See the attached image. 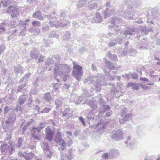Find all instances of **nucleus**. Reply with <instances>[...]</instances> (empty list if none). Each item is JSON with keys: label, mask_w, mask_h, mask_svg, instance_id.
<instances>
[{"label": "nucleus", "mask_w": 160, "mask_h": 160, "mask_svg": "<svg viewBox=\"0 0 160 160\" xmlns=\"http://www.w3.org/2000/svg\"><path fill=\"white\" fill-rule=\"evenodd\" d=\"M108 46L109 47H113L117 45L116 42H112V40L108 42Z\"/></svg>", "instance_id": "774afa93"}, {"label": "nucleus", "mask_w": 160, "mask_h": 160, "mask_svg": "<svg viewBox=\"0 0 160 160\" xmlns=\"http://www.w3.org/2000/svg\"><path fill=\"white\" fill-rule=\"evenodd\" d=\"M71 37V35L70 32L66 31L64 33L63 39L66 41H68L70 39Z\"/></svg>", "instance_id": "a19ab883"}, {"label": "nucleus", "mask_w": 160, "mask_h": 160, "mask_svg": "<svg viewBox=\"0 0 160 160\" xmlns=\"http://www.w3.org/2000/svg\"><path fill=\"white\" fill-rule=\"evenodd\" d=\"M82 91L83 93L82 94L81 96H83V97L86 98L87 97H89L90 96L88 91L85 88H82Z\"/></svg>", "instance_id": "79ce46f5"}, {"label": "nucleus", "mask_w": 160, "mask_h": 160, "mask_svg": "<svg viewBox=\"0 0 160 160\" xmlns=\"http://www.w3.org/2000/svg\"><path fill=\"white\" fill-rule=\"evenodd\" d=\"M105 66L107 68L110 70L115 69V66L113 65V63L110 61L106 60L105 63Z\"/></svg>", "instance_id": "393cba45"}, {"label": "nucleus", "mask_w": 160, "mask_h": 160, "mask_svg": "<svg viewBox=\"0 0 160 160\" xmlns=\"http://www.w3.org/2000/svg\"><path fill=\"white\" fill-rule=\"evenodd\" d=\"M40 54V52L38 49L33 48L30 52V56L32 59L37 60Z\"/></svg>", "instance_id": "0eeeda50"}, {"label": "nucleus", "mask_w": 160, "mask_h": 160, "mask_svg": "<svg viewBox=\"0 0 160 160\" xmlns=\"http://www.w3.org/2000/svg\"><path fill=\"white\" fill-rule=\"evenodd\" d=\"M108 85L110 87L111 91L115 93H118V91L117 88V86L114 83H110Z\"/></svg>", "instance_id": "2f4dec72"}, {"label": "nucleus", "mask_w": 160, "mask_h": 160, "mask_svg": "<svg viewBox=\"0 0 160 160\" xmlns=\"http://www.w3.org/2000/svg\"><path fill=\"white\" fill-rule=\"evenodd\" d=\"M6 48L5 45L4 44L0 45V54H2Z\"/></svg>", "instance_id": "69168bd1"}, {"label": "nucleus", "mask_w": 160, "mask_h": 160, "mask_svg": "<svg viewBox=\"0 0 160 160\" xmlns=\"http://www.w3.org/2000/svg\"><path fill=\"white\" fill-rule=\"evenodd\" d=\"M32 17L40 20L44 19V17L42 16L41 12L39 10L33 12L32 14Z\"/></svg>", "instance_id": "f3484780"}, {"label": "nucleus", "mask_w": 160, "mask_h": 160, "mask_svg": "<svg viewBox=\"0 0 160 160\" xmlns=\"http://www.w3.org/2000/svg\"><path fill=\"white\" fill-rule=\"evenodd\" d=\"M26 85L27 83H24L19 86L17 90V92L18 93L20 92H21L22 89L26 86Z\"/></svg>", "instance_id": "5fc2aeb1"}, {"label": "nucleus", "mask_w": 160, "mask_h": 160, "mask_svg": "<svg viewBox=\"0 0 160 160\" xmlns=\"http://www.w3.org/2000/svg\"><path fill=\"white\" fill-rule=\"evenodd\" d=\"M62 141L61 142L60 144V146L58 147V149L60 151H63L66 148V143L64 139H61Z\"/></svg>", "instance_id": "7c9ffc66"}, {"label": "nucleus", "mask_w": 160, "mask_h": 160, "mask_svg": "<svg viewBox=\"0 0 160 160\" xmlns=\"http://www.w3.org/2000/svg\"><path fill=\"white\" fill-rule=\"evenodd\" d=\"M123 132L120 130H117L116 132L111 136V138L116 141H119L123 139Z\"/></svg>", "instance_id": "423d86ee"}, {"label": "nucleus", "mask_w": 160, "mask_h": 160, "mask_svg": "<svg viewBox=\"0 0 160 160\" xmlns=\"http://www.w3.org/2000/svg\"><path fill=\"white\" fill-rule=\"evenodd\" d=\"M73 64L72 71L73 75L75 79L80 81L83 74L82 67L78 64H76L75 62H73Z\"/></svg>", "instance_id": "f257e3e1"}, {"label": "nucleus", "mask_w": 160, "mask_h": 160, "mask_svg": "<svg viewBox=\"0 0 160 160\" xmlns=\"http://www.w3.org/2000/svg\"><path fill=\"white\" fill-rule=\"evenodd\" d=\"M32 137L34 140L40 141V137L38 136L37 134L36 131L33 132Z\"/></svg>", "instance_id": "de8ad7c7"}, {"label": "nucleus", "mask_w": 160, "mask_h": 160, "mask_svg": "<svg viewBox=\"0 0 160 160\" xmlns=\"http://www.w3.org/2000/svg\"><path fill=\"white\" fill-rule=\"evenodd\" d=\"M42 147L44 151V152L48 151L49 149V147L48 142L44 141Z\"/></svg>", "instance_id": "4c0bfd02"}, {"label": "nucleus", "mask_w": 160, "mask_h": 160, "mask_svg": "<svg viewBox=\"0 0 160 160\" xmlns=\"http://www.w3.org/2000/svg\"><path fill=\"white\" fill-rule=\"evenodd\" d=\"M69 23L68 21H67L66 23H62L59 21H58L56 23V28H64Z\"/></svg>", "instance_id": "b1692460"}, {"label": "nucleus", "mask_w": 160, "mask_h": 160, "mask_svg": "<svg viewBox=\"0 0 160 160\" xmlns=\"http://www.w3.org/2000/svg\"><path fill=\"white\" fill-rule=\"evenodd\" d=\"M54 62V60L49 57L48 58L47 61L46 62V65L47 66H51L53 64Z\"/></svg>", "instance_id": "49530a36"}, {"label": "nucleus", "mask_w": 160, "mask_h": 160, "mask_svg": "<svg viewBox=\"0 0 160 160\" xmlns=\"http://www.w3.org/2000/svg\"><path fill=\"white\" fill-rule=\"evenodd\" d=\"M85 99V98L81 96L78 98V100H76L74 101L75 103L76 104H79L84 100V99Z\"/></svg>", "instance_id": "a18cd8bd"}, {"label": "nucleus", "mask_w": 160, "mask_h": 160, "mask_svg": "<svg viewBox=\"0 0 160 160\" xmlns=\"http://www.w3.org/2000/svg\"><path fill=\"white\" fill-rule=\"evenodd\" d=\"M95 80H93L92 78V76H89L85 80L84 82L86 84L87 83H88V84H91L94 82Z\"/></svg>", "instance_id": "c9c22d12"}, {"label": "nucleus", "mask_w": 160, "mask_h": 160, "mask_svg": "<svg viewBox=\"0 0 160 160\" xmlns=\"http://www.w3.org/2000/svg\"><path fill=\"white\" fill-rule=\"evenodd\" d=\"M12 1L11 0H5L1 1V2L4 7H7L8 5L11 4Z\"/></svg>", "instance_id": "37998d69"}, {"label": "nucleus", "mask_w": 160, "mask_h": 160, "mask_svg": "<svg viewBox=\"0 0 160 160\" xmlns=\"http://www.w3.org/2000/svg\"><path fill=\"white\" fill-rule=\"evenodd\" d=\"M61 138V133L59 129H58L55 136L54 139L55 141L57 143H58V142L59 143L61 142L62 140H61V139H62Z\"/></svg>", "instance_id": "6ab92c4d"}, {"label": "nucleus", "mask_w": 160, "mask_h": 160, "mask_svg": "<svg viewBox=\"0 0 160 160\" xmlns=\"http://www.w3.org/2000/svg\"><path fill=\"white\" fill-rule=\"evenodd\" d=\"M63 100L64 99L62 96H61L59 98L56 99L55 101V103L56 106V108L57 109H58L62 106Z\"/></svg>", "instance_id": "ddd939ff"}, {"label": "nucleus", "mask_w": 160, "mask_h": 160, "mask_svg": "<svg viewBox=\"0 0 160 160\" xmlns=\"http://www.w3.org/2000/svg\"><path fill=\"white\" fill-rule=\"evenodd\" d=\"M104 81L101 80L99 79H97L95 83V89L97 92H99L101 90L102 86L104 85L105 83L103 82Z\"/></svg>", "instance_id": "1a4fd4ad"}, {"label": "nucleus", "mask_w": 160, "mask_h": 160, "mask_svg": "<svg viewBox=\"0 0 160 160\" xmlns=\"http://www.w3.org/2000/svg\"><path fill=\"white\" fill-rule=\"evenodd\" d=\"M96 16L93 17L92 19L93 23L100 22H102V18L100 14L98 12L96 13Z\"/></svg>", "instance_id": "a211bd4d"}, {"label": "nucleus", "mask_w": 160, "mask_h": 160, "mask_svg": "<svg viewBox=\"0 0 160 160\" xmlns=\"http://www.w3.org/2000/svg\"><path fill=\"white\" fill-rule=\"evenodd\" d=\"M102 157L104 159H108L111 158L110 156H109V152H106L104 153L102 156Z\"/></svg>", "instance_id": "4d7b16f0"}, {"label": "nucleus", "mask_w": 160, "mask_h": 160, "mask_svg": "<svg viewBox=\"0 0 160 160\" xmlns=\"http://www.w3.org/2000/svg\"><path fill=\"white\" fill-rule=\"evenodd\" d=\"M32 25L35 27H37L40 26L41 23L39 21H34L32 22Z\"/></svg>", "instance_id": "e2e57ef3"}, {"label": "nucleus", "mask_w": 160, "mask_h": 160, "mask_svg": "<svg viewBox=\"0 0 160 160\" xmlns=\"http://www.w3.org/2000/svg\"><path fill=\"white\" fill-rule=\"evenodd\" d=\"M27 98L28 96L24 94L23 95H20L18 99L17 105L21 106L26 101Z\"/></svg>", "instance_id": "f8f14e48"}, {"label": "nucleus", "mask_w": 160, "mask_h": 160, "mask_svg": "<svg viewBox=\"0 0 160 160\" xmlns=\"http://www.w3.org/2000/svg\"><path fill=\"white\" fill-rule=\"evenodd\" d=\"M55 133V129H52L49 126H48L45 128V138L48 141L52 140Z\"/></svg>", "instance_id": "7ed1b4c3"}, {"label": "nucleus", "mask_w": 160, "mask_h": 160, "mask_svg": "<svg viewBox=\"0 0 160 160\" xmlns=\"http://www.w3.org/2000/svg\"><path fill=\"white\" fill-rule=\"evenodd\" d=\"M71 67L68 65L67 64H63L62 73V74H63V73H69L71 72Z\"/></svg>", "instance_id": "4be33fe9"}, {"label": "nucleus", "mask_w": 160, "mask_h": 160, "mask_svg": "<svg viewBox=\"0 0 160 160\" xmlns=\"http://www.w3.org/2000/svg\"><path fill=\"white\" fill-rule=\"evenodd\" d=\"M140 84L138 83H133L129 82L128 83L127 86L132 88L133 89L137 90L139 87Z\"/></svg>", "instance_id": "a878e982"}, {"label": "nucleus", "mask_w": 160, "mask_h": 160, "mask_svg": "<svg viewBox=\"0 0 160 160\" xmlns=\"http://www.w3.org/2000/svg\"><path fill=\"white\" fill-rule=\"evenodd\" d=\"M31 75V73L30 72L26 73L24 76L23 77L19 80V83H22L23 82H24V83H27L28 80L29 79Z\"/></svg>", "instance_id": "cd10ccee"}, {"label": "nucleus", "mask_w": 160, "mask_h": 160, "mask_svg": "<svg viewBox=\"0 0 160 160\" xmlns=\"http://www.w3.org/2000/svg\"><path fill=\"white\" fill-rule=\"evenodd\" d=\"M128 109L126 108H124L122 109V112L121 113V115L122 117H123L128 112Z\"/></svg>", "instance_id": "680f3d73"}, {"label": "nucleus", "mask_w": 160, "mask_h": 160, "mask_svg": "<svg viewBox=\"0 0 160 160\" xmlns=\"http://www.w3.org/2000/svg\"><path fill=\"white\" fill-rule=\"evenodd\" d=\"M65 157L68 160H71L74 158V155L73 154L66 153Z\"/></svg>", "instance_id": "13d9d810"}, {"label": "nucleus", "mask_w": 160, "mask_h": 160, "mask_svg": "<svg viewBox=\"0 0 160 160\" xmlns=\"http://www.w3.org/2000/svg\"><path fill=\"white\" fill-rule=\"evenodd\" d=\"M52 97L50 92L45 93L44 94V99L48 102H50L52 100Z\"/></svg>", "instance_id": "e433bc0d"}, {"label": "nucleus", "mask_w": 160, "mask_h": 160, "mask_svg": "<svg viewBox=\"0 0 160 160\" xmlns=\"http://www.w3.org/2000/svg\"><path fill=\"white\" fill-rule=\"evenodd\" d=\"M86 118H87V122L88 124H90V121L91 122L92 121L93 122L94 119V118H92L90 116H86Z\"/></svg>", "instance_id": "0e129e2a"}, {"label": "nucleus", "mask_w": 160, "mask_h": 160, "mask_svg": "<svg viewBox=\"0 0 160 160\" xmlns=\"http://www.w3.org/2000/svg\"><path fill=\"white\" fill-rule=\"evenodd\" d=\"M18 31L17 29H16L14 30H12L8 32V35H9L8 37V41H10L16 35V33Z\"/></svg>", "instance_id": "c756f323"}, {"label": "nucleus", "mask_w": 160, "mask_h": 160, "mask_svg": "<svg viewBox=\"0 0 160 160\" xmlns=\"http://www.w3.org/2000/svg\"><path fill=\"white\" fill-rule=\"evenodd\" d=\"M23 141V139L22 138L20 137L18 138L17 143L16 144L17 148H20L22 147Z\"/></svg>", "instance_id": "c03bdc74"}, {"label": "nucleus", "mask_w": 160, "mask_h": 160, "mask_svg": "<svg viewBox=\"0 0 160 160\" xmlns=\"http://www.w3.org/2000/svg\"><path fill=\"white\" fill-rule=\"evenodd\" d=\"M79 121L82 123L83 126L86 127V123L85 119L82 116H80L78 117Z\"/></svg>", "instance_id": "09e8293b"}, {"label": "nucleus", "mask_w": 160, "mask_h": 160, "mask_svg": "<svg viewBox=\"0 0 160 160\" xmlns=\"http://www.w3.org/2000/svg\"><path fill=\"white\" fill-rule=\"evenodd\" d=\"M155 37L157 39V43L158 45L160 46V27L158 28V31L155 35Z\"/></svg>", "instance_id": "58836bf2"}, {"label": "nucleus", "mask_w": 160, "mask_h": 160, "mask_svg": "<svg viewBox=\"0 0 160 160\" xmlns=\"http://www.w3.org/2000/svg\"><path fill=\"white\" fill-rule=\"evenodd\" d=\"M53 58L54 59V61H55V64H58V62L60 61L61 60V58L58 55H54L53 56Z\"/></svg>", "instance_id": "8fccbe9b"}, {"label": "nucleus", "mask_w": 160, "mask_h": 160, "mask_svg": "<svg viewBox=\"0 0 160 160\" xmlns=\"http://www.w3.org/2000/svg\"><path fill=\"white\" fill-rule=\"evenodd\" d=\"M14 68L15 73L16 75H18L19 73L21 72L23 68L20 65H18L16 66H14Z\"/></svg>", "instance_id": "f704fd0d"}, {"label": "nucleus", "mask_w": 160, "mask_h": 160, "mask_svg": "<svg viewBox=\"0 0 160 160\" xmlns=\"http://www.w3.org/2000/svg\"><path fill=\"white\" fill-rule=\"evenodd\" d=\"M114 13V10L112 9H110L108 8H107L105 11L103 12L104 14V18H107L110 17L111 15H112Z\"/></svg>", "instance_id": "2eb2a0df"}, {"label": "nucleus", "mask_w": 160, "mask_h": 160, "mask_svg": "<svg viewBox=\"0 0 160 160\" xmlns=\"http://www.w3.org/2000/svg\"><path fill=\"white\" fill-rule=\"evenodd\" d=\"M33 102V99L32 97L31 96H30V97L28 101V103L26 104V105H27L28 107H31L32 106V105H33L32 103Z\"/></svg>", "instance_id": "6e6d98bb"}, {"label": "nucleus", "mask_w": 160, "mask_h": 160, "mask_svg": "<svg viewBox=\"0 0 160 160\" xmlns=\"http://www.w3.org/2000/svg\"><path fill=\"white\" fill-rule=\"evenodd\" d=\"M16 115L13 112L11 113L8 117V120L5 121V123L8 124L10 123H13L16 120Z\"/></svg>", "instance_id": "9d476101"}, {"label": "nucleus", "mask_w": 160, "mask_h": 160, "mask_svg": "<svg viewBox=\"0 0 160 160\" xmlns=\"http://www.w3.org/2000/svg\"><path fill=\"white\" fill-rule=\"evenodd\" d=\"M11 108L8 106H6L4 109L3 114L5 115L8 112H9L11 110Z\"/></svg>", "instance_id": "bf43d9fd"}, {"label": "nucleus", "mask_w": 160, "mask_h": 160, "mask_svg": "<svg viewBox=\"0 0 160 160\" xmlns=\"http://www.w3.org/2000/svg\"><path fill=\"white\" fill-rule=\"evenodd\" d=\"M89 4L88 7L91 10L96 9L97 8L98 4L94 1H92L90 2H89Z\"/></svg>", "instance_id": "473e14b6"}, {"label": "nucleus", "mask_w": 160, "mask_h": 160, "mask_svg": "<svg viewBox=\"0 0 160 160\" xmlns=\"http://www.w3.org/2000/svg\"><path fill=\"white\" fill-rule=\"evenodd\" d=\"M43 82V79L42 77H38L37 78L35 82H34V84L36 86H39L41 84L42 82Z\"/></svg>", "instance_id": "72a5a7b5"}, {"label": "nucleus", "mask_w": 160, "mask_h": 160, "mask_svg": "<svg viewBox=\"0 0 160 160\" xmlns=\"http://www.w3.org/2000/svg\"><path fill=\"white\" fill-rule=\"evenodd\" d=\"M109 154L111 158L116 157L119 155V152L117 149H112L109 152Z\"/></svg>", "instance_id": "bb28decb"}, {"label": "nucleus", "mask_w": 160, "mask_h": 160, "mask_svg": "<svg viewBox=\"0 0 160 160\" xmlns=\"http://www.w3.org/2000/svg\"><path fill=\"white\" fill-rule=\"evenodd\" d=\"M51 109V108H50L45 107L44 108L42 111L40 112L41 113H48L50 111Z\"/></svg>", "instance_id": "338daca9"}, {"label": "nucleus", "mask_w": 160, "mask_h": 160, "mask_svg": "<svg viewBox=\"0 0 160 160\" xmlns=\"http://www.w3.org/2000/svg\"><path fill=\"white\" fill-rule=\"evenodd\" d=\"M30 21L29 19H27L26 20L20 21V23H19V27H21V30L19 33V36H24L25 35L26 30V25L27 22H29Z\"/></svg>", "instance_id": "39448f33"}, {"label": "nucleus", "mask_w": 160, "mask_h": 160, "mask_svg": "<svg viewBox=\"0 0 160 160\" xmlns=\"http://www.w3.org/2000/svg\"><path fill=\"white\" fill-rule=\"evenodd\" d=\"M9 146L6 144H3L1 145V148L2 152H5L6 151L8 148Z\"/></svg>", "instance_id": "603ef678"}, {"label": "nucleus", "mask_w": 160, "mask_h": 160, "mask_svg": "<svg viewBox=\"0 0 160 160\" xmlns=\"http://www.w3.org/2000/svg\"><path fill=\"white\" fill-rule=\"evenodd\" d=\"M107 56L110 60L112 61H117L118 60V57L116 55L112 54L110 52H108L107 54Z\"/></svg>", "instance_id": "c85d7f7f"}, {"label": "nucleus", "mask_w": 160, "mask_h": 160, "mask_svg": "<svg viewBox=\"0 0 160 160\" xmlns=\"http://www.w3.org/2000/svg\"><path fill=\"white\" fill-rule=\"evenodd\" d=\"M137 29L142 32V35H147V31H146V26L145 25H139L137 27Z\"/></svg>", "instance_id": "5701e85b"}, {"label": "nucleus", "mask_w": 160, "mask_h": 160, "mask_svg": "<svg viewBox=\"0 0 160 160\" xmlns=\"http://www.w3.org/2000/svg\"><path fill=\"white\" fill-rule=\"evenodd\" d=\"M42 130V129L39 125V126H38L37 127H32V128L31 131L32 132H35V131H36V130L38 132H41Z\"/></svg>", "instance_id": "3c124183"}, {"label": "nucleus", "mask_w": 160, "mask_h": 160, "mask_svg": "<svg viewBox=\"0 0 160 160\" xmlns=\"http://www.w3.org/2000/svg\"><path fill=\"white\" fill-rule=\"evenodd\" d=\"M131 137L128 136L127 138V140L125 142V143L126 144H128V145H127V146L129 148L131 149H132V147L134 146V144L133 143H132L129 142L131 140Z\"/></svg>", "instance_id": "ea45409f"}, {"label": "nucleus", "mask_w": 160, "mask_h": 160, "mask_svg": "<svg viewBox=\"0 0 160 160\" xmlns=\"http://www.w3.org/2000/svg\"><path fill=\"white\" fill-rule=\"evenodd\" d=\"M109 21L111 22V24L115 25L117 27L122 22V20L121 18H118L117 17H112L109 19Z\"/></svg>", "instance_id": "9b49d317"}, {"label": "nucleus", "mask_w": 160, "mask_h": 160, "mask_svg": "<svg viewBox=\"0 0 160 160\" xmlns=\"http://www.w3.org/2000/svg\"><path fill=\"white\" fill-rule=\"evenodd\" d=\"M45 56L41 55L39 56L38 60H37V61L36 62L38 63H42L43 62V59L45 58Z\"/></svg>", "instance_id": "864d4df0"}, {"label": "nucleus", "mask_w": 160, "mask_h": 160, "mask_svg": "<svg viewBox=\"0 0 160 160\" xmlns=\"http://www.w3.org/2000/svg\"><path fill=\"white\" fill-rule=\"evenodd\" d=\"M21 21H18V22L12 21L11 22V26L12 28L15 27L16 26H19V23H20Z\"/></svg>", "instance_id": "052dcab7"}, {"label": "nucleus", "mask_w": 160, "mask_h": 160, "mask_svg": "<svg viewBox=\"0 0 160 160\" xmlns=\"http://www.w3.org/2000/svg\"><path fill=\"white\" fill-rule=\"evenodd\" d=\"M60 113L62 114V117H67L66 118V120L72 117V112L71 111L69 108H67L64 109L63 111L61 110L60 111Z\"/></svg>", "instance_id": "6e6552de"}, {"label": "nucleus", "mask_w": 160, "mask_h": 160, "mask_svg": "<svg viewBox=\"0 0 160 160\" xmlns=\"http://www.w3.org/2000/svg\"><path fill=\"white\" fill-rule=\"evenodd\" d=\"M84 103H86L89 105V106L92 108V110H91L92 112H94L97 107V105L96 104L93 103V102L89 100H86Z\"/></svg>", "instance_id": "412c9836"}, {"label": "nucleus", "mask_w": 160, "mask_h": 160, "mask_svg": "<svg viewBox=\"0 0 160 160\" xmlns=\"http://www.w3.org/2000/svg\"><path fill=\"white\" fill-rule=\"evenodd\" d=\"M132 114L131 113H128L124 116V118L122 119H119V121L121 124L125 123L127 121L130 119L131 118Z\"/></svg>", "instance_id": "aec40b11"}, {"label": "nucleus", "mask_w": 160, "mask_h": 160, "mask_svg": "<svg viewBox=\"0 0 160 160\" xmlns=\"http://www.w3.org/2000/svg\"><path fill=\"white\" fill-rule=\"evenodd\" d=\"M63 64H55V67L54 69V73H62Z\"/></svg>", "instance_id": "dca6fc26"}, {"label": "nucleus", "mask_w": 160, "mask_h": 160, "mask_svg": "<svg viewBox=\"0 0 160 160\" xmlns=\"http://www.w3.org/2000/svg\"><path fill=\"white\" fill-rule=\"evenodd\" d=\"M134 28H130L125 30L123 32L125 38H129L130 36L134 34Z\"/></svg>", "instance_id": "4468645a"}, {"label": "nucleus", "mask_w": 160, "mask_h": 160, "mask_svg": "<svg viewBox=\"0 0 160 160\" xmlns=\"http://www.w3.org/2000/svg\"><path fill=\"white\" fill-rule=\"evenodd\" d=\"M129 2L128 1H125L123 3V4L122 5L123 12H125V14L124 15V17L127 20L129 19H132V15L129 14L128 13L129 10L132 9V6L129 4Z\"/></svg>", "instance_id": "f03ea898"}, {"label": "nucleus", "mask_w": 160, "mask_h": 160, "mask_svg": "<svg viewBox=\"0 0 160 160\" xmlns=\"http://www.w3.org/2000/svg\"><path fill=\"white\" fill-rule=\"evenodd\" d=\"M18 8L16 5H11L8 7L6 10V12L10 14L11 13L12 18L16 17L19 14Z\"/></svg>", "instance_id": "20e7f679"}]
</instances>
